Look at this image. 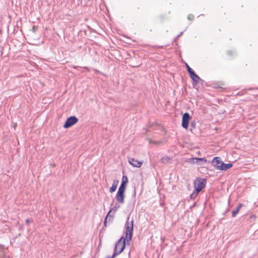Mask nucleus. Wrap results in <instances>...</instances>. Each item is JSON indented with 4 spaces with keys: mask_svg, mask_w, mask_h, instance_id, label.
<instances>
[{
    "mask_svg": "<svg viewBox=\"0 0 258 258\" xmlns=\"http://www.w3.org/2000/svg\"><path fill=\"white\" fill-rule=\"evenodd\" d=\"M130 217H128L125 222V238L122 236L116 243L114 252L112 256H108L106 258H114L117 255L120 254L124 249L125 240L127 242L132 240L133 232L134 221H129Z\"/></svg>",
    "mask_w": 258,
    "mask_h": 258,
    "instance_id": "1",
    "label": "nucleus"
},
{
    "mask_svg": "<svg viewBox=\"0 0 258 258\" xmlns=\"http://www.w3.org/2000/svg\"><path fill=\"white\" fill-rule=\"evenodd\" d=\"M206 181L205 179L202 178H198L194 182L195 189L198 191H201L205 187Z\"/></svg>",
    "mask_w": 258,
    "mask_h": 258,
    "instance_id": "2",
    "label": "nucleus"
},
{
    "mask_svg": "<svg viewBox=\"0 0 258 258\" xmlns=\"http://www.w3.org/2000/svg\"><path fill=\"white\" fill-rule=\"evenodd\" d=\"M78 121V119L75 116H71L68 117L65 122L63 127L64 128H69L75 123H76Z\"/></svg>",
    "mask_w": 258,
    "mask_h": 258,
    "instance_id": "3",
    "label": "nucleus"
},
{
    "mask_svg": "<svg viewBox=\"0 0 258 258\" xmlns=\"http://www.w3.org/2000/svg\"><path fill=\"white\" fill-rule=\"evenodd\" d=\"M119 208H120V206L118 204L116 203L115 206L112 209H111L110 210V211H109V212L108 213V214H107V215L106 216V218H105V221L104 222V224L105 225H106L107 218L108 217H109V220H110V218H111V217L112 218L113 217V215H114L115 213L117 211V210Z\"/></svg>",
    "mask_w": 258,
    "mask_h": 258,
    "instance_id": "4",
    "label": "nucleus"
},
{
    "mask_svg": "<svg viewBox=\"0 0 258 258\" xmlns=\"http://www.w3.org/2000/svg\"><path fill=\"white\" fill-rule=\"evenodd\" d=\"M190 117V115L187 112L184 113L182 115V126L184 128L187 129L188 128Z\"/></svg>",
    "mask_w": 258,
    "mask_h": 258,
    "instance_id": "5",
    "label": "nucleus"
},
{
    "mask_svg": "<svg viewBox=\"0 0 258 258\" xmlns=\"http://www.w3.org/2000/svg\"><path fill=\"white\" fill-rule=\"evenodd\" d=\"M124 191L125 190L118 189L115 197V199H116L117 201L120 204H123L124 203Z\"/></svg>",
    "mask_w": 258,
    "mask_h": 258,
    "instance_id": "6",
    "label": "nucleus"
},
{
    "mask_svg": "<svg viewBox=\"0 0 258 258\" xmlns=\"http://www.w3.org/2000/svg\"><path fill=\"white\" fill-rule=\"evenodd\" d=\"M222 162V161H221V158L219 157H214L212 161L213 166L217 170H219V168L220 167V164Z\"/></svg>",
    "mask_w": 258,
    "mask_h": 258,
    "instance_id": "7",
    "label": "nucleus"
},
{
    "mask_svg": "<svg viewBox=\"0 0 258 258\" xmlns=\"http://www.w3.org/2000/svg\"><path fill=\"white\" fill-rule=\"evenodd\" d=\"M233 166V164L231 163H224L223 162L220 164V167L219 168V170L225 171Z\"/></svg>",
    "mask_w": 258,
    "mask_h": 258,
    "instance_id": "8",
    "label": "nucleus"
},
{
    "mask_svg": "<svg viewBox=\"0 0 258 258\" xmlns=\"http://www.w3.org/2000/svg\"><path fill=\"white\" fill-rule=\"evenodd\" d=\"M128 162L132 165L136 167H140L142 164V162L138 161L134 158H129Z\"/></svg>",
    "mask_w": 258,
    "mask_h": 258,
    "instance_id": "9",
    "label": "nucleus"
},
{
    "mask_svg": "<svg viewBox=\"0 0 258 258\" xmlns=\"http://www.w3.org/2000/svg\"><path fill=\"white\" fill-rule=\"evenodd\" d=\"M189 76L190 78L192 80L194 84L197 85L198 83H199L200 78L195 73V72H193L190 74H189Z\"/></svg>",
    "mask_w": 258,
    "mask_h": 258,
    "instance_id": "10",
    "label": "nucleus"
},
{
    "mask_svg": "<svg viewBox=\"0 0 258 258\" xmlns=\"http://www.w3.org/2000/svg\"><path fill=\"white\" fill-rule=\"evenodd\" d=\"M127 182V178L125 176H123L122 180L121 183L118 189L125 190V185L126 182Z\"/></svg>",
    "mask_w": 258,
    "mask_h": 258,
    "instance_id": "11",
    "label": "nucleus"
},
{
    "mask_svg": "<svg viewBox=\"0 0 258 258\" xmlns=\"http://www.w3.org/2000/svg\"><path fill=\"white\" fill-rule=\"evenodd\" d=\"M118 183V180H114L113 181V184H112L111 187L109 189V191L111 193L115 191V190L116 189Z\"/></svg>",
    "mask_w": 258,
    "mask_h": 258,
    "instance_id": "12",
    "label": "nucleus"
},
{
    "mask_svg": "<svg viewBox=\"0 0 258 258\" xmlns=\"http://www.w3.org/2000/svg\"><path fill=\"white\" fill-rule=\"evenodd\" d=\"M186 162L189 163H191L192 164H198V162L197 161V158H191L186 160Z\"/></svg>",
    "mask_w": 258,
    "mask_h": 258,
    "instance_id": "13",
    "label": "nucleus"
},
{
    "mask_svg": "<svg viewBox=\"0 0 258 258\" xmlns=\"http://www.w3.org/2000/svg\"><path fill=\"white\" fill-rule=\"evenodd\" d=\"M199 165H203L207 162V160L205 158H197Z\"/></svg>",
    "mask_w": 258,
    "mask_h": 258,
    "instance_id": "14",
    "label": "nucleus"
},
{
    "mask_svg": "<svg viewBox=\"0 0 258 258\" xmlns=\"http://www.w3.org/2000/svg\"><path fill=\"white\" fill-rule=\"evenodd\" d=\"M199 192V191H198V190L195 189V190L192 191L190 196V199L192 200L195 199L197 197Z\"/></svg>",
    "mask_w": 258,
    "mask_h": 258,
    "instance_id": "15",
    "label": "nucleus"
},
{
    "mask_svg": "<svg viewBox=\"0 0 258 258\" xmlns=\"http://www.w3.org/2000/svg\"><path fill=\"white\" fill-rule=\"evenodd\" d=\"M5 256V252L3 246H0V258H4Z\"/></svg>",
    "mask_w": 258,
    "mask_h": 258,
    "instance_id": "16",
    "label": "nucleus"
},
{
    "mask_svg": "<svg viewBox=\"0 0 258 258\" xmlns=\"http://www.w3.org/2000/svg\"><path fill=\"white\" fill-rule=\"evenodd\" d=\"M170 158L169 157H164L162 158L161 161L164 163H166L169 161Z\"/></svg>",
    "mask_w": 258,
    "mask_h": 258,
    "instance_id": "17",
    "label": "nucleus"
},
{
    "mask_svg": "<svg viewBox=\"0 0 258 258\" xmlns=\"http://www.w3.org/2000/svg\"><path fill=\"white\" fill-rule=\"evenodd\" d=\"M186 67L187 71L188 73H189V74H190L191 73L194 72V70L192 69H191L190 68V67L187 63H186Z\"/></svg>",
    "mask_w": 258,
    "mask_h": 258,
    "instance_id": "18",
    "label": "nucleus"
},
{
    "mask_svg": "<svg viewBox=\"0 0 258 258\" xmlns=\"http://www.w3.org/2000/svg\"><path fill=\"white\" fill-rule=\"evenodd\" d=\"M238 212H239L238 209H236L234 210H233L232 212V217H235Z\"/></svg>",
    "mask_w": 258,
    "mask_h": 258,
    "instance_id": "19",
    "label": "nucleus"
},
{
    "mask_svg": "<svg viewBox=\"0 0 258 258\" xmlns=\"http://www.w3.org/2000/svg\"><path fill=\"white\" fill-rule=\"evenodd\" d=\"M194 18V16L191 14L190 15H189L187 17V19L189 20H192Z\"/></svg>",
    "mask_w": 258,
    "mask_h": 258,
    "instance_id": "20",
    "label": "nucleus"
},
{
    "mask_svg": "<svg viewBox=\"0 0 258 258\" xmlns=\"http://www.w3.org/2000/svg\"><path fill=\"white\" fill-rule=\"evenodd\" d=\"M242 204H239L238 205L237 207L236 208V209H238V210L239 211V210L242 207Z\"/></svg>",
    "mask_w": 258,
    "mask_h": 258,
    "instance_id": "21",
    "label": "nucleus"
},
{
    "mask_svg": "<svg viewBox=\"0 0 258 258\" xmlns=\"http://www.w3.org/2000/svg\"><path fill=\"white\" fill-rule=\"evenodd\" d=\"M195 123H194L193 122H191V124H190V125H191L193 128H195Z\"/></svg>",
    "mask_w": 258,
    "mask_h": 258,
    "instance_id": "22",
    "label": "nucleus"
},
{
    "mask_svg": "<svg viewBox=\"0 0 258 258\" xmlns=\"http://www.w3.org/2000/svg\"><path fill=\"white\" fill-rule=\"evenodd\" d=\"M26 223H27V224L29 223V222H30V220H29V219H26Z\"/></svg>",
    "mask_w": 258,
    "mask_h": 258,
    "instance_id": "23",
    "label": "nucleus"
},
{
    "mask_svg": "<svg viewBox=\"0 0 258 258\" xmlns=\"http://www.w3.org/2000/svg\"><path fill=\"white\" fill-rule=\"evenodd\" d=\"M183 32H181L177 36V38H178L182 34Z\"/></svg>",
    "mask_w": 258,
    "mask_h": 258,
    "instance_id": "24",
    "label": "nucleus"
}]
</instances>
